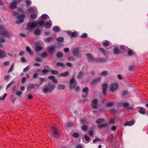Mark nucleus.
<instances>
[{
  "mask_svg": "<svg viewBox=\"0 0 148 148\" xmlns=\"http://www.w3.org/2000/svg\"><path fill=\"white\" fill-rule=\"evenodd\" d=\"M14 82V80H12L10 83L7 85L6 86V89H8V88Z\"/></svg>",
  "mask_w": 148,
  "mask_h": 148,
  "instance_id": "49530a36",
  "label": "nucleus"
},
{
  "mask_svg": "<svg viewBox=\"0 0 148 148\" xmlns=\"http://www.w3.org/2000/svg\"><path fill=\"white\" fill-rule=\"evenodd\" d=\"M109 44V42L108 41H106L104 42L103 44V45L104 46L107 47L108 46Z\"/></svg>",
  "mask_w": 148,
  "mask_h": 148,
  "instance_id": "603ef678",
  "label": "nucleus"
},
{
  "mask_svg": "<svg viewBox=\"0 0 148 148\" xmlns=\"http://www.w3.org/2000/svg\"><path fill=\"white\" fill-rule=\"evenodd\" d=\"M38 74L37 73H35L33 75V78L34 79L37 78L38 77Z\"/></svg>",
  "mask_w": 148,
  "mask_h": 148,
  "instance_id": "09e8293b",
  "label": "nucleus"
},
{
  "mask_svg": "<svg viewBox=\"0 0 148 148\" xmlns=\"http://www.w3.org/2000/svg\"><path fill=\"white\" fill-rule=\"evenodd\" d=\"M46 21H44L43 20H41L40 21L36 23L37 24V26H38V25L40 26L43 25L45 22H46Z\"/></svg>",
  "mask_w": 148,
  "mask_h": 148,
  "instance_id": "b1692460",
  "label": "nucleus"
},
{
  "mask_svg": "<svg viewBox=\"0 0 148 148\" xmlns=\"http://www.w3.org/2000/svg\"><path fill=\"white\" fill-rule=\"evenodd\" d=\"M0 42L1 43H3L5 42V40L3 38L0 37Z\"/></svg>",
  "mask_w": 148,
  "mask_h": 148,
  "instance_id": "774afa93",
  "label": "nucleus"
},
{
  "mask_svg": "<svg viewBox=\"0 0 148 148\" xmlns=\"http://www.w3.org/2000/svg\"><path fill=\"white\" fill-rule=\"evenodd\" d=\"M101 140L97 137H96L93 140V143H95L97 141L101 142Z\"/></svg>",
  "mask_w": 148,
  "mask_h": 148,
  "instance_id": "c9c22d12",
  "label": "nucleus"
},
{
  "mask_svg": "<svg viewBox=\"0 0 148 148\" xmlns=\"http://www.w3.org/2000/svg\"><path fill=\"white\" fill-rule=\"evenodd\" d=\"M99 50L101 51L106 56H107L108 54L107 52L104 50V49L102 48H100Z\"/></svg>",
  "mask_w": 148,
  "mask_h": 148,
  "instance_id": "cd10ccee",
  "label": "nucleus"
},
{
  "mask_svg": "<svg viewBox=\"0 0 148 148\" xmlns=\"http://www.w3.org/2000/svg\"><path fill=\"white\" fill-rule=\"evenodd\" d=\"M56 55L57 57L58 58H62L63 56L62 53L60 52H58L57 53Z\"/></svg>",
  "mask_w": 148,
  "mask_h": 148,
  "instance_id": "e433bc0d",
  "label": "nucleus"
},
{
  "mask_svg": "<svg viewBox=\"0 0 148 148\" xmlns=\"http://www.w3.org/2000/svg\"><path fill=\"white\" fill-rule=\"evenodd\" d=\"M122 105L125 107H127L129 105V103H124L122 104Z\"/></svg>",
  "mask_w": 148,
  "mask_h": 148,
  "instance_id": "864d4df0",
  "label": "nucleus"
},
{
  "mask_svg": "<svg viewBox=\"0 0 148 148\" xmlns=\"http://www.w3.org/2000/svg\"><path fill=\"white\" fill-rule=\"evenodd\" d=\"M25 2L27 5H29L31 3V2L30 0H27Z\"/></svg>",
  "mask_w": 148,
  "mask_h": 148,
  "instance_id": "bf43d9fd",
  "label": "nucleus"
},
{
  "mask_svg": "<svg viewBox=\"0 0 148 148\" xmlns=\"http://www.w3.org/2000/svg\"><path fill=\"white\" fill-rule=\"evenodd\" d=\"M95 60L99 62H106V59L103 58H97Z\"/></svg>",
  "mask_w": 148,
  "mask_h": 148,
  "instance_id": "4be33fe9",
  "label": "nucleus"
},
{
  "mask_svg": "<svg viewBox=\"0 0 148 148\" xmlns=\"http://www.w3.org/2000/svg\"><path fill=\"white\" fill-rule=\"evenodd\" d=\"M37 27V24L35 22L33 23H28L27 25V29L28 30H31L34 27Z\"/></svg>",
  "mask_w": 148,
  "mask_h": 148,
  "instance_id": "39448f33",
  "label": "nucleus"
},
{
  "mask_svg": "<svg viewBox=\"0 0 148 148\" xmlns=\"http://www.w3.org/2000/svg\"><path fill=\"white\" fill-rule=\"evenodd\" d=\"M34 33L36 35H39L40 33V30L38 29H36L35 30Z\"/></svg>",
  "mask_w": 148,
  "mask_h": 148,
  "instance_id": "a19ab883",
  "label": "nucleus"
},
{
  "mask_svg": "<svg viewBox=\"0 0 148 148\" xmlns=\"http://www.w3.org/2000/svg\"><path fill=\"white\" fill-rule=\"evenodd\" d=\"M84 138L86 141H88L90 140L89 137L87 135H85Z\"/></svg>",
  "mask_w": 148,
  "mask_h": 148,
  "instance_id": "052dcab7",
  "label": "nucleus"
},
{
  "mask_svg": "<svg viewBox=\"0 0 148 148\" xmlns=\"http://www.w3.org/2000/svg\"><path fill=\"white\" fill-rule=\"evenodd\" d=\"M58 88L59 90H64L65 88V86L64 85H59L58 86Z\"/></svg>",
  "mask_w": 148,
  "mask_h": 148,
  "instance_id": "c85d7f7f",
  "label": "nucleus"
},
{
  "mask_svg": "<svg viewBox=\"0 0 148 148\" xmlns=\"http://www.w3.org/2000/svg\"><path fill=\"white\" fill-rule=\"evenodd\" d=\"M135 123V121H131L130 122H127L124 124L125 126H131L134 124Z\"/></svg>",
  "mask_w": 148,
  "mask_h": 148,
  "instance_id": "a211bd4d",
  "label": "nucleus"
},
{
  "mask_svg": "<svg viewBox=\"0 0 148 148\" xmlns=\"http://www.w3.org/2000/svg\"><path fill=\"white\" fill-rule=\"evenodd\" d=\"M9 62L8 61H6L3 63V66H6L9 65Z\"/></svg>",
  "mask_w": 148,
  "mask_h": 148,
  "instance_id": "338daca9",
  "label": "nucleus"
},
{
  "mask_svg": "<svg viewBox=\"0 0 148 148\" xmlns=\"http://www.w3.org/2000/svg\"><path fill=\"white\" fill-rule=\"evenodd\" d=\"M48 21L49 22L46 23L45 24V27L47 29L50 28L52 25V22L51 21L49 20Z\"/></svg>",
  "mask_w": 148,
  "mask_h": 148,
  "instance_id": "ddd939ff",
  "label": "nucleus"
},
{
  "mask_svg": "<svg viewBox=\"0 0 148 148\" xmlns=\"http://www.w3.org/2000/svg\"><path fill=\"white\" fill-rule=\"evenodd\" d=\"M76 84V83H75L74 84H70L69 85V86L70 89H73L75 88V85Z\"/></svg>",
  "mask_w": 148,
  "mask_h": 148,
  "instance_id": "ea45409f",
  "label": "nucleus"
},
{
  "mask_svg": "<svg viewBox=\"0 0 148 148\" xmlns=\"http://www.w3.org/2000/svg\"><path fill=\"white\" fill-rule=\"evenodd\" d=\"M28 10L30 13H34L37 12V9L35 7L29 8Z\"/></svg>",
  "mask_w": 148,
  "mask_h": 148,
  "instance_id": "aec40b11",
  "label": "nucleus"
},
{
  "mask_svg": "<svg viewBox=\"0 0 148 148\" xmlns=\"http://www.w3.org/2000/svg\"><path fill=\"white\" fill-rule=\"evenodd\" d=\"M39 87V86L38 84H32L29 85V86L27 87V89L28 90H29Z\"/></svg>",
  "mask_w": 148,
  "mask_h": 148,
  "instance_id": "6e6552de",
  "label": "nucleus"
},
{
  "mask_svg": "<svg viewBox=\"0 0 148 148\" xmlns=\"http://www.w3.org/2000/svg\"><path fill=\"white\" fill-rule=\"evenodd\" d=\"M35 45L36 46V50L37 51H41L42 49V47L39 45V43L37 42L35 44Z\"/></svg>",
  "mask_w": 148,
  "mask_h": 148,
  "instance_id": "dca6fc26",
  "label": "nucleus"
},
{
  "mask_svg": "<svg viewBox=\"0 0 148 148\" xmlns=\"http://www.w3.org/2000/svg\"><path fill=\"white\" fill-rule=\"evenodd\" d=\"M97 100L96 99H93L92 101V106L93 108L96 109L97 107Z\"/></svg>",
  "mask_w": 148,
  "mask_h": 148,
  "instance_id": "1a4fd4ad",
  "label": "nucleus"
},
{
  "mask_svg": "<svg viewBox=\"0 0 148 148\" xmlns=\"http://www.w3.org/2000/svg\"><path fill=\"white\" fill-rule=\"evenodd\" d=\"M16 7V4L15 1H13L10 5V8L11 9H14Z\"/></svg>",
  "mask_w": 148,
  "mask_h": 148,
  "instance_id": "6ab92c4d",
  "label": "nucleus"
},
{
  "mask_svg": "<svg viewBox=\"0 0 148 148\" xmlns=\"http://www.w3.org/2000/svg\"><path fill=\"white\" fill-rule=\"evenodd\" d=\"M26 80V78L25 77H23L21 80V82L22 83H24Z\"/></svg>",
  "mask_w": 148,
  "mask_h": 148,
  "instance_id": "69168bd1",
  "label": "nucleus"
},
{
  "mask_svg": "<svg viewBox=\"0 0 148 148\" xmlns=\"http://www.w3.org/2000/svg\"><path fill=\"white\" fill-rule=\"evenodd\" d=\"M48 51L50 53H53L55 50V47L54 46H50L48 47Z\"/></svg>",
  "mask_w": 148,
  "mask_h": 148,
  "instance_id": "4468645a",
  "label": "nucleus"
},
{
  "mask_svg": "<svg viewBox=\"0 0 148 148\" xmlns=\"http://www.w3.org/2000/svg\"><path fill=\"white\" fill-rule=\"evenodd\" d=\"M118 87V85L116 83H112L110 85V90L112 92H114L117 89Z\"/></svg>",
  "mask_w": 148,
  "mask_h": 148,
  "instance_id": "20e7f679",
  "label": "nucleus"
},
{
  "mask_svg": "<svg viewBox=\"0 0 148 148\" xmlns=\"http://www.w3.org/2000/svg\"><path fill=\"white\" fill-rule=\"evenodd\" d=\"M50 72L51 73L53 74H57L58 73V71L56 70H51Z\"/></svg>",
  "mask_w": 148,
  "mask_h": 148,
  "instance_id": "4c0bfd02",
  "label": "nucleus"
},
{
  "mask_svg": "<svg viewBox=\"0 0 148 148\" xmlns=\"http://www.w3.org/2000/svg\"><path fill=\"white\" fill-rule=\"evenodd\" d=\"M67 33H68L72 37H76L77 36V34L76 32H72L71 31H67L66 32Z\"/></svg>",
  "mask_w": 148,
  "mask_h": 148,
  "instance_id": "2eb2a0df",
  "label": "nucleus"
},
{
  "mask_svg": "<svg viewBox=\"0 0 148 148\" xmlns=\"http://www.w3.org/2000/svg\"><path fill=\"white\" fill-rule=\"evenodd\" d=\"M0 34L7 37H9L10 36L9 33L7 31L5 28L2 25H0Z\"/></svg>",
  "mask_w": 148,
  "mask_h": 148,
  "instance_id": "f03ea898",
  "label": "nucleus"
},
{
  "mask_svg": "<svg viewBox=\"0 0 148 148\" xmlns=\"http://www.w3.org/2000/svg\"><path fill=\"white\" fill-rule=\"evenodd\" d=\"M16 94L17 95L20 97L22 94V92L21 91H17L16 92Z\"/></svg>",
  "mask_w": 148,
  "mask_h": 148,
  "instance_id": "8fccbe9b",
  "label": "nucleus"
},
{
  "mask_svg": "<svg viewBox=\"0 0 148 148\" xmlns=\"http://www.w3.org/2000/svg\"><path fill=\"white\" fill-rule=\"evenodd\" d=\"M7 56V54L4 50H2L0 49V58H5Z\"/></svg>",
  "mask_w": 148,
  "mask_h": 148,
  "instance_id": "9b49d317",
  "label": "nucleus"
},
{
  "mask_svg": "<svg viewBox=\"0 0 148 148\" xmlns=\"http://www.w3.org/2000/svg\"><path fill=\"white\" fill-rule=\"evenodd\" d=\"M108 74V71H103L101 73V75H102L105 76Z\"/></svg>",
  "mask_w": 148,
  "mask_h": 148,
  "instance_id": "58836bf2",
  "label": "nucleus"
},
{
  "mask_svg": "<svg viewBox=\"0 0 148 148\" xmlns=\"http://www.w3.org/2000/svg\"><path fill=\"white\" fill-rule=\"evenodd\" d=\"M87 36V34L86 33H84L81 36L82 38H86Z\"/></svg>",
  "mask_w": 148,
  "mask_h": 148,
  "instance_id": "0e129e2a",
  "label": "nucleus"
},
{
  "mask_svg": "<svg viewBox=\"0 0 148 148\" xmlns=\"http://www.w3.org/2000/svg\"><path fill=\"white\" fill-rule=\"evenodd\" d=\"M107 86L108 84L106 83H104L102 86L103 92L104 95L106 94V90L108 88Z\"/></svg>",
  "mask_w": 148,
  "mask_h": 148,
  "instance_id": "0eeeda50",
  "label": "nucleus"
},
{
  "mask_svg": "<svg viewBox=\"0 0 148 148\" xmlns=\"http://www.w3.org/2000/svg\"><path fill=\"white\" fill-rule=\"evenodd\" d=\"M113 102H108L106 103L107 106H111L113 105Z\"/></svg>",
  "mask_w": 148,
  "mask_h": 148,
  "instance_id": "4d7b16f0",
  "label": "nucleus"
},
{
  "mask_svg": "<svg viewBox=\"0 0 148 148\" xmlns=\"http://www.w3.org/2000/svg\"><path fill=\"white\" fill-rule=\"evenodd\" d=\"M104 121V119H99L97 120L96 123L97 124H99L102 122Z\"/></svg>",
  "mask_w": 148,
  "mask_h": 148,
  "instance_id": "72a5a7b5",
  "label": "nucleus"
},
{
  "mask_svg": "<svg viewBox=\"0 0 148 148\" xmlns=\"http://www.w3.org/2000/svg\"><path fill=\"white\" fill-rule=\"evenodd\" d=\"M80 51L79 49L77 48H76L73 49V53L74 55L75 56H78L79 55Z\"/></svg>",
  "mask_w": 148,
  "mask_h": 148,
  "instance_id": "9d476101",
  "label": "nucleus"
},
{
  "mask_svg": "<svg viewBox=\"0 0 148 148\" xmlns=\"http://www.w3.org/2000/svg\"><path fill=\"white\" fill-rule=\"evenodd\" d=\"M48 55L47 53L45 52L40 55V56L42 58H46Z\"/></svg>",
  "mask_w": 148,
  "mask_h": 148,
  "instance_id": "79ce46f5",
  "label": "nucleus"
},
{
  "mask_svg": "<svg viewBox=\"0 0 148 148\" xmlns=\"http://www.w3.org/2000/svg\"><path fill=\"white\" fill-rule=\"evenodd\" d=\"M57 64L58 66L60 67H64V64L62 62H58Z\"/></svg>",
  "mask_w": 148,
  "mask_h": 148,
  "instance_id": "de8ad7c7",
  "label": "nucleus"
},
{
  "mask_svg": "<svg viewBox=\"0 0 148 148\" xmlns=\"http://www.w3.org/2000/svg\"><path fill=\"white\" fill-rule=\"evenodd\" d=\"M88 88L87 87H85V88L83 89L82 90L83 92L84 93H86V95L84 97H85L88 95Z\"/></svg>",
  "mask_w": 148,
  "mask_h": 148,
  "instance_id": "393cba45",
  "label": "nucleus"
},
{
  "mask_svg": "<svg viewBox=\"0 0 148 148\" xmlns=\"http://www.w3.org/2000/svg\"><path fill=\"white\" fill-rule=\"evenodd\" d=\"M101 79V77H98L95 78L91 82V84L92 85L96 84L100 82Z\"/></svg>",
  "mask_w": 148,
  "mask_h": 148,
  "instance_id": "f8f14e48",
  "label": "nucleus"
},
{
  "mask_svg": "<svg viewBox=\"0 0 148 148\" xmlns=\"http://www.w3.org/2000/svg\"><path fill=\"white\" fill-rule=\"evenodd\" d=\"M86 56L89 60L91 61L94 60L93 57L90 53H87Z\"/></svg>",
  "mask_w": 148,
  "mask_h": 148,
  "instance_id": "412c9836",
  "label": "nucleus"
},
{
  "mask_svg": "<svg viewBox=\"0 0 148 148\" xmlns=\"http://www.w3.org/2000/svg\"><path fill=\"white\" fill-rule=\"evenodd\" d=\"M69 75V73L68 72H66L64 73H62L59 74L58 76L59 77L62 76L66 77Z\"/></svg>",
  "mask_w": 148,
  "mask_h": 148,
  "instance_id": "5701e85b",
  "label": "nucleus"
},
{
  "mask_svg": "<svg viewBox=\"0 0 148 148\" xmlns=\"http://www.w3.org/2000/svg\"><path fill=\"white\" fill-rule=\"evenodd\" d=\"M79 135L78 133L76 132L74 133L73 134V136L75 138H77L78 137Z\"/></svg>",
  "mask_w": 148,
  "mask_h": 148,
  "instance_id": "3c124183",
  "label": "nucleus"
},
{
  "mask_svg": "<svg viewBox=\"0 0 148 148\" xmlns=\"http://www.w3.org/2000/svg\"><path fill=\"white\" fill-rule=\"evenodd\" d=\"M35 59L36 61L38 62H40L42 60L41 58L38 57H36Z\"/></svg>",
  "mask_w": 148,
  "mask_h": 148,
  "instance_id": "6e6d98bb",
  "label": "nucleus"
},
{
  "mask_svg": "<svg viewBox=\"0 0 148 148\" xmlns=\"http://www.w3.org/2000/svg\"><path fill=\"white\" fill-rule=\"evenodd\" d=\"M7 94H6V93H5L4 94V95L2 97H0V100H4L5 97H6V96H7Z\"/></svg>",
  "mask_w": 148,
  "mask_h": 148,
  "instance_id": "5fc2aeb1",
  "label": "nucleus"
},
{
  "mask_svg": "<svg viewBox=\"0 0 148 148\" xmlns=\"http://www.w3.org/2000/svg\"><path fill=\"white\" fill-rule=\"evenodd\" d=\"M37 17V15L35 14H32L31 15L30 18L32 19H35Z\"/></svg>",
  "mask_w": 148,
  "mask_h": 148,
  "instance_id": "2f4dec72",
  "label": "nucleus"
},
{
  "mask_svg": "<svg viewBox=\"0 0 148 148\" xmlns=\"http://www.w3.org/2000/svg\"><path fill=\"white\" fill-rule=\"evenodd\" d=\"M109 125V123H106L103 124L102 125H98V127L99 128H101L102 127H104L106 126H108Z\"/></svg>",
  "mask_w": 148,
  "mask_h": 148,
  "instance_id": "a878e982",
  "label": "nucleus"
},
{
  "mask_svg": "<svg viewBox=\"0 0 148 148\" xmlns=\"http://www.w3.org/2000/svg\"><path fill=\"white\" fill-rule=\"evenodd\" d=\"M29 66H28L26 67H25V68L23 70V71L24 72H25L26 71H28L29 70Z\"/></svg>",
  "mask_w": 148,
  "mask_h": 148,
  "instance_id": "e2e57ef3",
  "label": "nucleus"
},
{
  "mask_svg": "<svg viewBox=\"0 0 148 148\" xmlns=\"http://www.w3.org/2000/svg\"><path fill=\"white\" fill-rule=\"evenodd\" d=\"M60 29V27L57 26H55L53 28V30L56 32H57L59 31Z\"/></svg>",
  "mask_w": 148,
  "mask_h": 148,
  "instance_id": "473e14b6",
  "label": "nucleus"
},
{
  "mask_svg": "<svg viewBox=\"0 0 148 148\" xmlns=\"http://www.w3.org/2000/svg\"><path fill=\"white\" fill-rule=\"evenodd\" d=\"M84 75V73L82 71H80L79 73L77 75V77L79 78H80L82 77Z\"/></svg>",
  "mask_w": 148,
  "mask_h": 148,
  "instance_id": "f704fd0d",
  "label": "nucleus"
},
{
  "mask_svg": "<svg viewBox=\"0 0 148 148\" xmlns=\"http://www.w3.org/2000/svg\"><path fill=\"white\" fill-rule=\"evenodd\" d=\"M120 52L119 50L117 48H115L113 50L114 53L115 54H118Z\"/></svg>",
  "mask_w": 148,
  "mask_h": 148,
  "instance_id": "7c9ffc66",
  "label": "nucleus"
},
{
  "mask_svg": "<svg viewBox=\"0 0 148 148\" xmlns=\"http://www.w3.org/2000/svg\"><path fill=\"white\" fill-rule=\"evenodd\" d=\"M42 19L44 20H47V21H49L50 20V18L49 16L46 14H44L41 16Z\"/></svg>",
  "mask_w": 148,
  "mask_h": 148,
  "instance_id": "f3484780",
  "label": "nucleus"
},
{
  "mask_svg": "<svg viewBox=\"0 0 148 148\" xmlns=\"http://www.w3.org/2000/svg\"><path fill=\"white\" fill-rule=\"evenodd\" d=\"M138 111L140 113L142 114H144L146 113L145 111L143 109H140Z\"/></svg>",
  "mask_w": 148,
  "mask_h": 148,
  "instance_id": "a18cd8bd",
  "label": "nucleus"
},
{
  "mask_svg": "<svg viewBox=\"0 0 148 148\" xmlns=\"http://www.w3.org/2000/svg\"><path fill=\"white\" fill-rule=\"evenodd\" d=\"M127 54L128 56H131L133 54V53L132 51L131 50H130L127 52Z\"/></svg>",
  "mask_w": 148,
  "mask_h": 148,
  "instance_id": "680f3d73",
  "label": "nucleus"
},
{
  "mask_svg": "<svg viewBox=\"0 0 148 148\" xmlns=\"http://www.w3.org/2000/svg\"><path fill=\"white\" fill-rule=\"evenodd\" d=\"M52 134L53 136L56 138L58 137L60 135L58 130L54 128L53 129V132L52 133Z\"/></svg>",
  "mask_w": 148,
  "mask_h": 148,
  "instance_id": "423d86ee",
  "label": "nucleus"
},
{
  "mask_svg": "<svg viewBox=\"0 0 148 148\" xmlns=\"http://www.w3.org/2000/svg\"><path fill=\"white\" fill-rule=\"evenodd\" d=\"M14 66V64L13 63L12 64V66H11L9 70L8 71V72H11L13 70V67Z\"/></svg>",
  "mask_w": 148,
  "mask_h": 148,
  "instance_id": "c03bdc74",
  "label": "nucleus"
},
{
  "mask_svg": "<svg viewBox=\"0 0 148 148\" xmlns=\"http://www.w3.org/2000/svg\"><path fill=\"white\" fill-rule=\"evenodd\" d=\"M25 15L24 14L19 15L17 16V20L16 21V23L19 24L23 23L24 22V19Z\"/></svg>",
  "mask_w": 148,
  "mask_h": 148,
  "instance_id": "7ed1b4c3",
  "label": "nucleus"
},
{
  "mask_svg": "<svg viewBox=\"0 0 148 148\" xmlns=\"http://www.w3.org/2000/svg\"><path fill=\"white\" fill-rule=\"evenodd\" d=\"M51 40L52 38L51 37L47 38L45 39V41L47 42H50L51 41Z\"/></svg>",
  "mask_w": 148,
  "mask_h": 148,
  "instance_id": "13d9d810",
  "label": "nucleus"
},
{
  "mask_svg": "<svg viewBox=\"0 0 148 148\" xmlns=\"http://www.w3.org/2000/svg\"><path fill=\"white\" fill-rule=\"evenodd\" d=\"M55 87V85L49 83L47 84L46 85L45 87L43 88V91L45 93L48 92H51L53 90Z\"/></svg>",
  "mask_w": 148,
  "mask_h": 148,
  "instance_id": "f257e3e1",
  "label": "nucleus"
},
{
  "mask_svg": "<svg viewBox=\"0 0 148 148\" xmlns=\"http://www.w3.org/2000/svg\"><path fill=\"white\" fill-rule=\"evenodd\" d=\"M39 79L40 80V83L39 84H38L39 86L41 85L42 83L45 81V78H41L39 77Z\"/></svg>",
  "mask_w": 148,
  "mask_h": 148,
  "instance_id": "c756f323",
  "label": "nucleus"
},
{
  "mask_svg": "<svg viewBox=\"0 0 148 148\" xmlns=\"http://www.w3.org/2000/svg\"><path fill=\"white\" fill-rule=\"evenodd\" d=\"M26 51L29 53V54L30 55H32L33 52L31 50L30 48L28 47L27 46L26 47Z\"/></svg>",
  "mask_w": 148,
  "mask_h": 148,
  "instance_id": "bb28decb",
  "label": "nucleus"
},
{
  "mask_svg": "<svg viewBox=\"0 0 148 148\" xmlns=\"http://www.w3.org/2000/svg\"><path fill=\"white\" fill-rule=\"evenodd\" d=\"M57 40L58 41L62 42L64 41V39L62 37H60L58 38Z\"/></svg>",
  "mask_w": 148,
  "mask_h": 148,
  "instance_id": "37998d69",
  "label": "nucleus"
}]
</instances>
